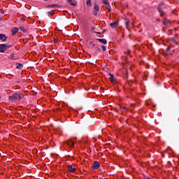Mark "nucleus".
I'll return each instance as SVG.
<instances>
[{
	"instance_id": "ddd939ff",
	"label": "nucleus",
	"mask_w": 179,
	"mask_h": 179,
	"mask_svg": "<svg viewBox=\"0 0 179 179\" xmlns=\"http://www.w3.org/2000/svg\"><path fill=\"white\" fill-rule=\"evenodd\" d=\"M98 41H99V43H102V44H107V40L105 38H98Z\"/></svg>"
},
{
	"instance_id": "a878e982",
	"label": "nucleus",
	"mask_w": 179,
	"mask_h": 179,
	"mask_svg": "<svg viewBox=\"0 0 179 179\" xmlns=\"http://www.w3.org/2000/svg\"><path fill=\"white\" fill-rule=\"evenodd\" d=\"M171 48V47L167 48L166 51H170Z\"/></svg>"
},
{
	"instance_id": "412c9836",
	"label": "nucleus",
	"mask_w": 179,
	"mask_h": 179,
	"mask_svg": "<svg viewBox=\"0 0 179 179\" xmlns=\"http://www.w3.org/2000/svg\"><path fill=\"white\" fill-rule=\"evenodd\" d=\"M129 24H131V22L129 21H126V27H127V29L129 27Z\"/></svg>"
},
{
	"instance_id": "b1692460",
	"label": "nucleus",
	"mask_w": 179,
	"mask_h": 179,
	"mask_svg": "<svg viewBox=\"0 0 179 179\" xmlns=\"http://www.w3.org/2000/svg\"><path fill=\"white\" fill-rule=\"evenodd\" d=\"M0 12H1V13H2V14H3V13H5L3 9L0 10Z\"/></svg>"
},
{
	"instance_id": "f03ea898",
	"label": "nucleus",
	"mask_w": 179,
	"mask_h": 179,
	"mask_svg": "<svg viewBox=\"0 0 179 179\" xmlns=\"http://www.w3.org/2000/svg\"><path fill=\"white\" fill-rule=\"evenodd\" d=\"M11 45L0 44V52H5L6 50L10 48Z\"/></svg>"
},
{
	"instance_id": "bb28decb",
	"label": "nucleus",
	"mask_w": 179,
	"mask_h": 179,
	"mask_svg": "<svg viewBox=\"0 0 179 179\" xmlns=\"http://www.w3.org/2000/svg\"><path fill=\"white\" fill-rule=\"evenodd\" d=\"M98 50H99V51H101V49H100V48H98Z\"/></svg>"
},
{
	"instance_id": "393cba45",
	"label": "nucleus",
	"mask_w": 179,
	"mask_h": 179,
	"mask_svg": "<svg viewBox=\"0 0 179 179\" xmlns=\"http://www.w3.org/2000/svg\"><path fill=\"white\" fill-rule=\"evenodd\" d=\"M20 29L22 30V31H24V29L23 27H20Z\"/></svg>"
},
{
	"instance_id": "4468645a",
	"label": "nucleus",
	"mask_w": 179,
	"mask_h": 179,
	"mask_svg": "<svg viewBox=\"0 0 179 179\" xmlns=\"http://www.w3.org/2000/svg\"><path fill=\"white\" fill-rule=\"evenodd\" d=\"M109 76H110V78H109L110 80L112 82V83H114V82H115V79H114V76L111 73H109Z\"/></svg>"
},
{
	"instance_id": "9b49d317",
	"label": "nucleus",
	"mask_w": 179,
	"mask_h": 179,
	"mask_svg": "<svg viewBox=\"0 0 179 179\" xmlns=\"http://www.w3.org/2000/svg\"><path fill=\"white\" fill-rule=\"evenodd\" d=\"M6 38H8V37H6L5 34H0V40H2L3 41H6Z\"/></svg>"
},
{
	"instance_id": "2eb2a0df",
	"label": "nucleus",
	"mask_w": 179,
	"mask_h": 179,
	"mask_svg": "<svg viewBox=\"0 0 179 179\" xmlns=\"http://www.w3.org/2000/svg\"><path fill=\"white\" fill-rule=\"evenodd\" d=\"M169 23H170V21L169 20H167V19H164L163 20V24H164V26L169 24Z\"/></svg>"
},
{
	"instance_id": "cd10ccee",
	"label": "nucleus",
	"mask_w": 179,
	"mask_h": 179,
	"mask_svg": "<svg viewBox=\"0 0 179 179\" xmlns=\"http://www.w3.org/2000/svg\"><path fill=\"white\" fill-rule=\"evenodd\" d=\"M101 136H99V138H100Z\"/></svg>"
},
{
	"instance_id": "1a4fd4ad",
	"label": "nucleus",
	"mask_w": 179,
	"mask_h": 179,
	"mask_svg": "<svg viewBox=\"0 0 179 179\" xmlns=\"http://www.w3.org/2000/svg\"><path fill=\"white\" fill-rule=\"evenodd\" d=\"M12 31V36H15V34H16V33H17V31H19V29L17 27H13L11 29Z\"/></svg>"
},
{
	"instance_id": "9d476101",
	"label": "nucleus",
	"mask_w": 179,
	"mask_h": 179,
	"mask_svg": "<svg viewBox=\"0 0 179 179\" xmlns=\"http://www.w3.org/2000/svg\"><path fill=\"white\" fill-rule=\"evenodd\" d=\"M67 2L72 6H76V0H67Z\"/></svg>"
},
{
	"instance_id": "dca6fc26",
	"label": "nucleus",
	"mask_w": 179,
	"mask_h": 179,
	"mask_svg": "<svg viewBox=\"0 0 179 179\" xmlns=\"http://www.w3.org/2000/svg\"><path fill=\"white\" fill-rule=\"evenodd\" d=\"M17 69H22V68H23V64H17V66H16Z\"/></svg>"
},
{
	"instance_id": "f3484780",
	"label": "nucleus",
	"mask_w": 179,
	"mask_h": 179,
	"mask_svg": "<svg viewBox=\"0 0 179 179\" xmlns=\"http://www.w3.org/2000/svg\"><path fill=\"white\" fill-rule=\"evenodd\" d=\"M106 9H108V12H111V6H110L109 3L106 4Z\"/></svg>"
},
{
	"instance_id": "a211bd4d",
	"label": "nucleus",
	"mask_w": 179,
	"mask_h": 179,
	"mask_svg": "<svg viewBox=\"0 0 179 179\" xmlns=\"http://www.w3.org/2000/svg\"><path fill=\"white\" fill-rule=\"evenodd\" d=\"M87 5L88 6H92V0H87Z\"/></svg>"
},
{
	"instance_id": "c85d7f7f",
	"label": "nucleus",
	"mask_w": 179,
	"mask_h": 179,
	"mask_svg": "<svg viewBox=\"0 0 179 179\" xmlns=\"http://www.w3.org/2000/svg\"><path fill=\"white\" fill-rule=\"evenodd\" d=\"M43 1H47V0H43Z\"/></svg>"
},
{
	"instance_id": "c756f323",
	"label": "nucleus",
	"mask_w": 179,
	"mask_h": 179,
	"mask_svg": "<svg viewBox=\"0 0 179 179\" xmlns=\"http://www.w3.org/2000/svg\"><path fill=\"white\" fill-rule=\"evenodd\" d=\"M99 179H102V178H99Z\"/></svg>"
},
{
	"instance_id": "aec40b11",
	"label": "nucleus",
	"mask_w": 179,
	"mask_h": 179,
	"mask_svg": "<svg viewBox=\"0 0 179 179\" xmlns=\"http://www.w3.org/2000/svg\"><path fill=\"white\" fill-rule=\"evenodd\" d=\"M8 58H10V59H13L14 58H15V54H11L9 57H8Z\"/></svg>"
},
{
	"instance_id": "0eeeda50",
	"label": "nucleus",
	"mask_w": 179,
	"mask_h": 179,
	"mask_svg": "<svg viewBox=\"0 0 179 179\" xmlns=\"http://www.w3.org/2000/svg\"><path fill=\"white\" fill-rule=\"evenodd\" d=\"M99 6L96 3H95L94 6V16H97V13L99 12Z\"/></svg>"
},
{
	"instance_id": "6e6552de",
	"label": "nucleus",
	"mask_w": 179,
	"mask_h": 179,
	"mask_svg": "<svg viewBox=\"0 0 179 179\" xmlns=\"http://www.w3.org/2000/svg\"><path fill=\"white\" fill-rule=\"evenodd\" d=\"M110 26L112 27L113 29H117V27H118V21L110 23Z\"/></svg>"
},
{
	"instance_id": "20e7f679",
	"label": "nucleus",
	"mask_w": 179,
	"mask_h": 179,
	"mask_svg": "<svg viewBox=\"0 0 179 179\" xmlns=\"http://www.w3.org/2000/svg\"><path fill=\"white\" fill-rule=\"evenodd\" d=\"M91 167L93 170H97L98 169H100V163H99L97 161H95Z\"/></svg>"
},
{
	"instance_id": "7ed1b4c3",
	"label": "nucleus",
	"mask_w": 179,
	"mask_h": 179,
	"mask_svg": "<svg viewBox=\"0 0 179 179\" xmlns=\"http://www.w3.org/2000/svg\"><path fill=\"white\" fill-rule=\"evenodd\" d=\"M66 143L71 149H73L75 148V141L73 140V138H70L66 142Z\"/></svg>"
},
{
	"instance_id": "39448f33",
	"label": "nucleus",
	"mask_w": 179,
	"mask_h": 179,
	"mask_svg": "<svg viewBox=\"0 0 179 179\" xmlns=\"http://www.w3.org/2000/svg\"><path fill=\"white\" fill-rule=\"evenodd\" d=\"M67 170L68 171H69V173H72L76 172V168H73L71 164L67 166Z\"/></svg>"
},
{
	"instance_id": "6ab92c4d",
	"label": "nucleus",
	"mask_w": 179,
	"mask_h": 179,
	"mask_svg": "<svg viewBox=\"0 0 179 179\" xmlns=\"http://www.w3.org/2000/svg\"><path fill=\"white\" fill-rule=\"evenodd\" d=\"M102 1V3H103V5H108V1L107 0H101Z\"/></svg>"
},
{
	"instance_id": "423d86ee",
	"label": "nucleus",
	"mask_w": 179,
	"mask_h": 179,
	"mask_svg": "<svg viewBox=\"0 0 179 179\" xmlns=\"http://www.w3.org/2000/svg\"><path fill=\"white\" fill-rule=\"evenodd\" d=\"M162 6H164V4L163 3H161L158 6V12L160 13L161 16H163L164 15V12L162 9Z\"/></svg>"
},
{
	"instance_id": "f8f14e48",
	"label": "nucleus",
	"mask_w": 179,
	"mask_h": 179,
	"mask_svg": "<svg viewBox=\"0 0 179 179\" xmlns=\"http://www.w3.org/2000/svg\"><path fill=\"white\" fill-rule=\"evenodd\" d=\"M48 8H51L52 9H57V8H59V6L57 4H53V5H49L48 6Z\"/></svg>"
},
{
	"instance_id": "4be33fe9",
	"label": "nucleus",
	"mask_w": 179,
	"mask_h": 179,
	"mask_svg": "<svg viewBox=\"0 0 179 179\" xmlns=\"http://www.w3.org/2000/svg\"><path fill=\"white\" fill-rule=\"evenodd\" d=\"M101 47L103 51H106V50H107V48L105 45H102Z\"/></svg>"
},
{
	"instance_id": "5701e85b",
	"label": "nucleus",
	"mask_w": 179,
	"mask_h": 179,
	"mask_svg": "<svg viewBox=\"0 0 179 179\" xmlns=\"http://www.w3.org/2000/svg\"><path fill=\"white\" fill-rule=\"evenodd\" d=\"M48 15H54V12H52V11H49V12H48Z\"/></svg>"
},
{
	"instance_id": "7c9ffc66",
	"label": "nucleus",
	"mask_w": 179,
	"mask_h": 179,
	"mask_svg": "<svg viewBox=\"0 0 179 179\" xmlns=\"http://www.w3.org/2000/svg\"><path fill=\"white\" fill-rule=\"evenodd\" d=\"M0 99H1V96H0Z\"/></svg>"
},
{
	"instance_id": "f257e3e1",
	"label": "nucleus",
	"mask_w": 179,
	"mask_h": 179,
	"mask_svg": "<svg viewBox=\"0 0 179 179\" xmlns=\"http://www.w3.org/2000/svg\"><path fill=\"white\" fill-rule=\"evenodd\" d=\"M24 97V95L22 93H14L12 96L8 97V100H10V101H17V100H21V99Z\"/></svg>"
}]
</instances>
